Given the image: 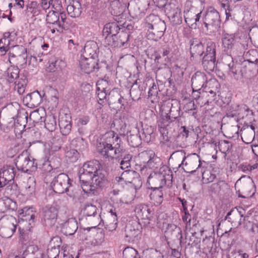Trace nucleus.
Segmentation results:
<instances>
[{"label": "nucleus", "instance_id": "1", "mask_svg": "<svg viewBox=\"0 0 258 258\" xmlns=\"http://www.w3.org/2000/svg\"><path fill=\"white\" fill-rule=\"evenodd\" d=\"M120 138L114 132L110 131L103 136V141L98 147V151L104 158L109 160L118 157L124 152Z\"/></svg>", "mask_w": 258, "mask_h": 258}, {"label": "nucleus", "instance_id": "2", "mask_svg": "<svg viewBox=\"0 0 258 258\" xmlns=\"http://www.w3.org/2000/svg\"><path fill=\"white\" fill-rule=\"evenodd\" d=\"M172 179V171L167 166L160 168L159 171L157 173L154 172L150 174L148 177V182L159 181L160 182L158 187H151L152 189L150 195L151 200L158 205L161 204L163 200V194L161 188L163 185H167L168 186H171Z\"/></svg>", "mask_w": 258, "mask_h": 258}, {"label": "nucleus", "instance_id": "3", "mask_svg": "<svg viewBox=\"0 0 258 258\" xmlns=\"http://www.w3.org/2000/svg\"><path fill=\"white\" fill-rule=\"evenodd\" d=\"M146 27L148 28L147 37L148 39L159 40L164 35L166 29L164 21L154 14H150L146 18Z\"/></svg>", "mask_w": 258, "mask_h": 258}, {"label": "nucleus", "instance_id": "4", "mask_svg": "<svg viewBox=\"0 0 258 258\" xmlns=\"http://www.w3.org/2000/svg\"><path fill=\"white\" fill-rule=\"evenodd\" d=\"M66 20L65 13L49 10L46 16V27L52 34L61 33L64 28Z\"/></svg>", "mask_w": 258, "mask_h": 258}, {"label": "nucleus", "instance_id": "5", "mask_svg": "<svg viewBox=\"0 0 258 258\" xmlns=\"http://www.w3.org/2000/svg\"><path fill=\"white\" fill-rule=\"evenodd\" d=\"M19 72L18 66H11L5 72V77L9 83L14 82V90L22 95L25 92L27 81L25 77L19 78Z\"/></svg>", "mask_w": 258, "mask_h": 258}, {"label": "nucleus", "instance_id": "6", "mask_svg": "<svg viewBox=\"0 0 258 258\" xmlns=\"http://www.w3.org/2000/svg\"><path fill=\"white\" fill-rule=\"evenodd\" d=\"M27 49L22 45H12L9 52L10 63L24 68L27 63Z\"/></svg>", "mask_w": 258, "mask_h": 258}, {"label": "nucleus", "instance_id": "7", "mask_svg": "<svg viewBox=\"0 0 258 258\" xmlns=\"http://www.w3.org/2000/svg\"><path fill=\"white\" fill-rule=\"evenodd\" d=\"M184 167L182 168L185 172L194 173L198 171L202 174L203 178H205L206 173L201 161L200 156L196 153L188 154L186 156Z\"/></svg>", "mask_w": 258, "mask_h": 258}, {"label": "nucleus", "instance_id": "8", "mask_svg": "<svg viewBox=\"0 0 258 258\" xmlns=\"http://www.w3.org/2000/svg\"><path fill=\"white\" fill-rule=\"evenodd\" d=\"M203 24L207 31L213 33L217 31L221 24L218 12L212 8H209L205 15Z\"/></svg>", "mask_w": 258, "mask_h": 258}, {"label": "nucleus", "instance_id": "9", "mask_svg": "<svg viewBox=\"0 0 258 258\" xmlns=\"http://www.w3.org/2000/svg\"><path fill=\"white\" fill-rule=\"evenodd\" d=\"M239 186L238 192L239 197L247 198L254 195L256 189L254 182L249 176H243L236 182Z\"/></svg>", "mask_w": 258, "mask_h": 258}, {"label": "nucleus", "instance_id": "10", "mask_svg": "<svg viewBox=\"0 0 258 258\" xmlns=\"http://www.w3.org/2000/svg\"><path fill=\"white\" fill-rule=\"evenodd\" d=\"M15 164L17 169L24 172L35 171L37 166L36 160L30 156L27 151H23L18 156Z\"/></svg>", "mask_w": 258, "mask_h": 258}, {"label": "nucleus", "instance_id": "11", "mask_svg": "<svg viewBox=\"0 0 258 258\" xmlns=\"http://www.w3.org/2000/svg\"><path fill=\"white\" fill-rule=\"evenodd\" d=\"M80 66L81 69L87 74L99 70L103 71L108 67L105 61L99 62L98 59L83 57L80 61Z\"/></svg>", "mask_w": 258, "mask_h": 258}, {"label": "nucleus", "instance_id": "12", "mask_svg": "<svg viewBox=\"0 0 258 258\" xmlns=\"http://www.w3.org/2000/svg\"><path fill=\"white\" fill-rule=\"evenodd\" d=\"M223 51L228 55L236 56L239 55L241 45L235 39L234 34H224L222 38Z\"/></svg>", "mask_w": 258, "mask_h": 258}, {"label": "nucleus", "instance_id": "13", "mask_svg": "<svg viewBox=\"0 0 258 258\" xmlns=\"http://www.w3.org/2000/svg\"><path fill=\"white\" fill-rule=\"evenodd\" d=\"M68 175L62 173L55 176L51 182V187L54 192L61 194L69 191L70 184Z\"/></svg>", "mask_w": 258, "mask_h": 258}, {"label": "nucleus", "instance_id": "14", "mask_svg": "<svg viewBox=\"0 0 258 258\" xmlns=\"http://www.w3.org/2000/svg\"><path fill=\"white\" fill-rule=\"evenodd\" d=\"M90 238L88 240V244L92 247L99 246L105 241V235L102 229L93 226L89 229Z\"/></svg>", "mask_w": 258, "mask_h": 258}, {"label": "nucleus", "instance_id": "15", "mask_svg": "<svg viewBox=\"0 0 258 258\" xmlns=\"http://www.w3.org/2000/svg\"><path fill=\"white\" fill-rule=\"evenodd\" d=\"M16 170L14 166L6 165L0 170V188L14 180Z\"/></svg>", "mask_w": 258, "mask_h": 258}, {"label": "nucleus", "instance_id": "16", "mask_svg": "<svg viewBox=\"0 0 258 258\" xmlns=\"http://www.w3.org/2000/svg\"><path fill=\"white\" fill-rule=\"evenodd\" d=\"M190 54L191 60H197L205 53L203 38H194L190 40Z\"/></svg>", "mask_w": 258, "mask_h": 258}, {"label": "nucleus", "instance_id": "17", "mask_svg": "<svg viewBox=\"0 0 258 258\" xmlns=\"http://www.w3.org/2000/svg\"><path fill=\"white\" fill-rule=\"evenodd\" d=\"M58 211L54 207H45L42 213V221L44 224L48 226L54 225L57 218Z\"/></svg>", "mask_w": 258, "mask_h": 258}, {"label": "nucleus", "instance_id": "18", "mask_svg": "<svg viewBox=\"0 0 258 258\" xmlns=\"http://www.w3.org/2000/svg\"><path fill=\"white\" fill-rule=\"evenodd\" d=\"M58 125L61 133L63 136L68 135L72 129V116L70 113H60Z\"/></svg>", "mask_w": 258, "mask_h": 258}, {"label": "nucleus", "instance_id": "19", "mask_svg": "<svg viewBox=\"0 0 258 258\" xmlns=\"http://www.w3.org/2000/svg\"><path fill=\"white\" fill-rule=\"evenodd\" d=\"M191 86L194 93L200 90L202 88L208 87L206 75L204 73L197 72L191 78Z\"/></svg>", "mask_w": 258, "mask_h": 258}, {"label": "nucleus", "instance_id": "20", "mask_svg": "<svg viewBox=\"0 0 258 258\" xmlns=\"http://www.w3.org/2000/svg\"><path fill=\"white\" fill-rule=\"evenodd\" d=\"M99 52V49L97 43L94 41H89L84 47L82 57L98 59Z\"/></svg>", "mask_w": 258, "mask_h": 258}, {"label": "nucleus", "instance_id": "21", "mask_svg": "<svg viewBox=\"0 0 258 258\" xmlns=\"http://www.w3.org/2000/svg\"><path fill=\"white\" fill-rule=\"evenodd\" d=\"M186 158V153L183 150H178L173 152L169 158L172 163L173 170L176 172L178 169L184 165Z\"/></svg>", "mask_w": 258, "mask_h": 258}, {"label": "nucleus", "instance_id": "22", "mask_svg": "<svg viewBox=\"0 0 258 258\" xmlns=\"http://www.w3.org/2000/svg\"><path fill=\"white\" fill-rule=\"evenodd\" d=\"M107 101L109 105H112L113 108L121 109L125 102L124 99L116 90H112L108 93Z\"/></svg>", "mask_w": 258, "mask_h": 258}, {"label": "nucleus", "instance_id": "23", "mask_svg": "<svg viewBox=\"0 0 258 258\" xmlns=\"http://www.w3.org/2000/svg\"><path fill=\"white\" fill-rule=\"evenodd\" d=\"M79 175L83 190L86 193L94 191V188L92 187L91 186L93 175L82 171L81 169L79 170Z\"/></svg>", "mask_w": 258, "mask_h": 258}, {"label": "nucleus", "instance_id": "24", "mask_svg": "<svg viewBox=\"0 0 258 258\" xmlns=\"http://www.w3.org/2000/svg\"><path fill=\"white\" fill-rule=\"evenodd\" d=\"M93 181L92 182V187L94 190L98 187H103L108 183L107 179V173L104 170L100 169L95 174H93Z\"/></svg>", "mask_w": 258, "mask_h": 258}, {"label": "nucleus", "instance_id": "25", "mask_svg": "<svg viewBox=\"0 0 258 258\" xmlns=\"http://www.w3.org/2000/svg\"><path fill=\"white\" fill-rule=\"evenodd\" d=\"M16 222L15 218L11 217L5 222V224L0 228V234L3 237H11L16 230Z\"/></svg>", "mask_w": 258, "mask_h": 258}, {"label": "nucleus", "instance_id": "26", "mask_svg": "<svg viewBox=\"0 0 258 258\" xmlns=\"http://www.w3.org/2000/svg\"><path fill=\"white\" fill-rule=\"evenodd\" d=\"M135 212L138 218L150 220L154 214V211L148 205L140 204L135 209Z\"/></svg>", "mask_w": 258, "mask_h": 258}, {"label": "nucleus", "instance_id": "27", "mask_svg": "<svg viewBox=\"0 0 258 258\" xmlns=\"http://www.w3.org/2000/svg\"><path fill=\"white\" fill-rule=\"evenodd\" d=\"M55 242H57L56 245L48 248L47 254L41 253L40 258H58L59 247L61 243L60 238L57 236L53 237L50 241V245H52V243H54Z\"/></svg>", "mask_w": 258, "mask_h": 258}, {"label": "nucleus", "instance_id": "28", "mask_svg": "<svg viewBox=\"0 0 258 258\" xmlns=\"http://www.w3.org/2000/svg\"><path fill=\"white\" fill-rule=\"evenodd\" d=\"M170 52L171 49L169 47H163L156 50L153 54L155 62L157 63L168 62Z\"/></svg>", "mask_w": 258, "mask_h": 258}, {"label": "nucleus", "instance_id": "29", "mask_svg": "<svg viewBox=\"0 0 258 258\" xmlns=\"http://www.w3.org/2000/svg\"><path fill=\"white\" fill-rule=\"evenodd\" d=\"M78 223L74 218L68 219L62 224L61 231L66 235H72L78 229Z\"/></svg>", "mask_w": 258, "mask_h": 258}, {"label": "nucleus", "instance_id": "30", "mask_svg": "<svg viewBox=\"0 0 258 258\" xmlns=\"http://www.w3.org/2000/svg\"><path fill=\"white\" fill-rule=\"evenodd\" d=\"M101 168V166L99 161L94 160L85 163L80 169L82 171L93 175L97 172Z\"/></svg>", "mask_w": 258, "mask_h": 258}, {"label": "nucleus", "instance_id": "31", "mask_svg": "<svg viewBox=\"0 0 258 258\" xmlns=\"http://www.w3.org/2000/svg\"><path fill=\"white\" fill-rule=\"evenodd\" d=\"M123 175L125 178L126 181L133 184L136 187L140 186L142 181L139 174L135 171H125L123 173Z\"/></svg>", "mask_w": 258, "mask_h": 258}, {"label": "nucleus", "instance_id": "32", "mask_svg": "<svg viewBox=\"0 0 258 258\" xmlns=\"http://www.w3.org/2000/svg\"><path fill=\"white\" fill-rule=\"evenodd\" d=\"M97 208L92 204H86L83 209V214L85 216L88 217L93 216L95 218L96 223L100 224L101 221V217L100 215L98 214Z\"/></svg>", "mask_w": 258, "mask_h": 258}, {"label": "nucleus", "instance_id": "33", "mask_svg": "<svg viewBox=\"0 0 258 258\" xmlns=\"http://www.w3.org/2000/svg\"><path fill=\"white\" fill-rule=\"evenodd\" d=\"M202 65L205 70L208 73L213 72L216 67V56L204 55L203 57Z\"/></svg>", "mask_w": 258, "mask_h": 258}, {"label": "nucleus", "instance_id": "34", "mask_svg": "<svg viewBox=\"0 0 258 258\" xmlns=\"http://www.w3.org/2000/svg\"><path fill=\"white\" fill-rule=\"evenodd\" d=\"M68 14L73 18L79 17L82 13L81 4L78 1H73L67 8Z\"/></svg>", "mask_w": 258, "mask_h": 258}, {"label": "nucleus", "instance_id": "35", "mask_svg": "<svg viewBox=\"0 0 258 258\" xmlns=\"http://www.w3.org/2000/svg\"><path fill=\"white\" fill-rule=\"evenodd\" d=\"M174 120L166 114L165 116L162 117L158 121V126L160 129V132L163 135L165 134V131L168 130L171 124H172Z\"/></svg>", "mask_w": 258, "mask_h": 258}, {"label": "nucleus", "instance_id": "36", "mask_svg": "<svg viewBox=\"0 0 258 258\" xmlns=\"http://www.w3.org/2000/svg\"><path fill=\"white\" fill-rule=\"evenodd\" d=\"M204 48H206L205 55L211 56H216V44L215 42L209 38H203Z\"/></svg>", "mask_w": 258, "mask_h": 258}, {"label": "nucleus", "instance_id": "37", "mask_svg": "<svg viewBox=\"0 0 258 258\" xmlns=\"http://www.w3.org/2000/svg\"><path fill=\"white\" fill-rule=\"evenodd\" d=\"M155 153L153 150H149L144 151L140 153L137 157V160L144 167L147 165L149 161L151 160V158L154 157Z\"/></svg>", "mask_w": 258, "mask_h": 258}, {"label": "nucleus", "instance_id": "38", "mask_svg": "<svg viewBox=\"0 0 258 258\" xmlns=\"http://www.w3.org/2000/svg\"><path fill=\"white\" fill-rule=\"evenodd\" d=\"M154 128L151 126L145 125L143 127L141 132H139V134L141 138L146 142H150L155 136L154 134Z\"/></svg>", "mask_w": 258, "mask_h": 258}, {"label": "nucleus", "instance_id": "39", "mask_svg": "<svg viewBox=\"0 0 258 258\" xmlns=\"http://www.w3.org/2000/svg\"><path fill=\"white\" fill-rule=\"evenodd\" d=\"M120 28L116 22L109 23L106 24L103 29V35L105 34L116 36L120 31Z\"/></svg>", "mask_w": 258, "mask_h": 258}, {"label": "nucleus", "instance_id": "40", "mask_svg": "<svg viewBox=\"0 0 258 258\" xmlns=\"http://www.w3.org/2000/svg\"><path fill=\"white\" fill-rule=\"evenodd\" d=\"M116 127V129L119 132L120 135L125 136L127 133L126 123L125 121V117L121 116L119 119H115L111 124V127Z\"/></svg>", "mask_w": 258, "mask_h": 258}, {"label": "nucleus", "instance_id": "41", "mask_svg": "<svg viewBox=\"0 0 258 258\" xmlns=\"http://www.w3.org/2000/svg\"><path fill=\"white\" fill-rule=\"evenodd\" d=\"M165 234L171 238L180 239L182 238L180 228L174 224L168 225L165 231Z\"/></svg>", "mask_w": 258, "mask_h": 258}, {"label": "nucleus", "instance_id": "42", "mask_svg": "<svg viewBox=\"0 0 258 258\" xmlns=\"http://www.w3.org/2000/svg\"><path fill=\"white\" fill-rule=\"evenodd\" d=\"M139 226V224L136 222L127 224L125 230L126 237H128L130 238L136 237L139 233L138 229Z\"/></svg>", "mask_w": 258, "mask_h": 258}, {"label": "nucleus", "instance_id": "43", "mask_svg": "<svg viewBox=\"0 0 258 258\" xmlns=\"http://www.w3.org/2000/svg\"><path fill=\"white\" fill-rule=\"evenodd\" d=\"M116 42L117 47L126 46L128 44L127 42L129 39L130 34L128 32L121 31L117 34Z\"/></svg>", "mask_w": 258, "mask_h": 258}, {"label": "nucleus", "instance_id": "44", "mask_svg": "<svg viewBox=\"0 0 258 258\" xmlns=\"http://www.w3.org/2000/svg\"><path fill=\"white\" fill-rule=\"evenodd\" d=\"M241 139L246 144L250 143L254 139L255 131L249 130V128L244 129L242 131Z\"/></svg>", "mask_w": 258, "mask_h": 258}, {"label": "nucleus", "instance_id": "45", "mask_svg": "<svg viewBox=\"0 0 258 258\" xmlns=\"http://www.w3.org/2000/svg\"><path fill=\"white\" fill-rule=\"evenodd\" d=\"M180 10L181 9L178 3L175 1L171 0L166 5L165 12L168 16L170 14H174Z\"/></svg>", "mask_w": 258, "mask_h": 258}, {"label": "nucleus", "instance_id": "46", "mask_svg": "<svg viewBox=\"0 0 258 258\" xmlns=\"http://www.w3.org/2000/svg\"><path fill=\"white\" fill-rule=\"evenodd\" d=\"M3 110L5 112H7L9 116L14 119L18 114V105L17 103H15V106L13 103L9 104L4 107Z\"/></svg>", "mask_w": 258, "mask_h": 258}, {"label": "nucleus", "instance_id": "47", "mask_svg": "<svg viewBox=\"0 0 258 258\" xmlns=\"http://www.w3.org/2000/svg\"><path fill=\"white\" fill-rule=\"evenodd\" d=\"M207 84H208L209 87L206 91L209 93V96L211 95V97H214L220 86L219 84L216 79H211Z\"/></svg>", "mask_w": 258, "mask_h": 258}, {"label": "nucleus", "instance_id": "48", "mask_svg": "<svg viewBox=\"0 0 258 258\" xmlns=\"http://www.w3.org/2000/svg\"><path fill=\"white\" fill-rule=\"evenodd\" d=\"M38 251V247L35 245L28 246L23 253L22 258H35V254Z\"/></svg>", "mask_w": 258, "mask_h": 258}, {"label": "nucleus", "instance_id": "49", "mask_svg": "<svg viewBox=\"0 0 258 258\" xmlns=\"http://www.w3.org/2000/svg\"><path fill=\"white\" fill-rule=\"evenodd\" d=\"M45 127L49 132L54 131L56 127V121L55 117L49 115L46 117L44 120Z\"/></svg>", "mask_w": 258, "mask_h": 258}, {"label": "nucleus", "instance_id": "50", "mask_svg": "<svg viewBox=\"0 0 258 258\" xmlns=\"http://www.w3.org/2000/svg\"><path fill=\"white\" fill-rule=\"evenodd\" d=\"M22 219L24 221L29 222V224L31 225L34 222L35 213L32 209H27L26 211L23 210L22 213Z\"/></svg>", "mask_w": 258, "mask_h": 258}, {"label": "nucleus", "instance_id": "51", "mask_svg": "<svg viewBox=\"0 0 258 258\" xmlns=\"http://www.w3.org/2000/svg\"><path fill=\"white\" fill-rule=\"evenodd\" d=\"M168 17L173 26L178 25L182 23V19L181 10L174 14H170V15L168 16Z\"/></svg>", "mask_w": 258, "mask_h": 258}, {"label": "nucleus", "instance_id": "52", "mask_svg": "<svg viewBox=\"0 0 258 258\" xmlns=\"http://www.w3.org/2000/svg\"><path fill=\"white\" fill-rule=\"evenodd\" d=\"M122 254L123 258H140L138 251L131 247H126Z\"/></svg>", "mask_w": 258, "mask_h": 258}, {"label": "nucleus", "instance_id": "53", "mask_svg": "<svg viewBox=\"0 0 258 258\" xmlns=\"http://www.w3.org/2000/svg\"><path fill=\"white\" fill-rule=\"evenodd\" d=\"M142 91L137 84L133 85L130 89V95L134 101L138 100L141 98Z\"/></svg>", "mask_w": 258, "mask_h": 258}, {"label": "nucleus", "instance_id": "54", "mask_svg": "<svg viewBox=\"0 0 258 258\" xmlns=\"http://www.w3.org/2000/svg\"><path fill=\"white\" fill-rule=\"evenodd\" d=\"M141 138L140 135H131L128 138V142L131 146L137 147L141 144Z\"/></svg>", "mask_w": 258, "mask_h": 258}, {"label": "nucleus", "instance_id": "55", "mask_svg": "<svg viewBox=\"0 0 258 258\" xmlns=\"http://www.w3.org/2000/svg\"><path fill=\"white\" fill-rule=\"evenodd\" d=\"M13 36L12 33L9 32H5L3 34V38L0 39V43L12 48V46H11V42L13 40Z\"/></svg>", "mask_w": 258, "mask_h": 258}, {"label": "nucleus", "instance_id": "56", "mask_svg": "<svg viewBox=\"0 0 258 258\" xmlns=\"http://www.w3.org/2000/svg\"><path fill=\"white\" fill-rule=\"evenodd\" d=\"M228 67L230 74L232 75L235 79H238V75L241 73V71L239 70L241 67L240 65L232 62L228 64Z\"/></svg>", "mask_w": 258, "mask_h": 258}, {"label": "nucleus", "instance_id": "57", "mask_svg": "<svg viewBox=\"0 0 258 258\" xmlns=\"http://www.w3.org/2000/svg\"><path fill=\"white\" fill-rule=\"evenodd\" d=\"M31 107H37L40 104L42 98L38 91H34L31 93Z\"/></svg>", "mask_w": 258, "mask_h": 258}, {"label": "nucleus", "instance_id": "58", "mask_svg": "<svg viewBox=\"0 0 258 258\" xmlns=\"http://www.w3.org/2000/svg\"><path fill=\"white\" fill-rule=\"evenodd\" d=\"M97 91H107L109 92L110 88L108 81L104 79H100L98 80L96 84Z\"/></svg>", "mask_w": 258, "mask_h": 258}, {"label": "nucleus", "instance_id": "59", "mask_svg": "<svg viewBox=\"0 0 258 258\" xmlns=\"http://www.w3.org/2000/svg\"><path fill=\"white\" fill-rule=\"evenodd\" d=\"M218 147L219 150L222 153L226 154L230 151L232 145L230 142L223 140L219 143Z\"/></svg>", "mask_w": 258, "mask_h": 258}, {"label": "nucleus", "instance_id": "60", "mask_svg": "<svg viewBox=\"0 0 258 258\" xmlns=\"http://www.w3.org/2000/svg\"><path fill=\"white\" fill-rule=\"evenodd\" d=\"M104 36V44L105 45L114 47H117V43L116 39L117 38V36L105 34Z\"/></svg>", "mask_w": 258, "mask_h": 258}, {"label": "nucleus", "instance_id": "61", "mask_svg": "<svg viewBox=\"0 0 258 258\" xmlns=\"http://www.w3.org/2000/svg\"><path fill=\"white\" fill-rule=\"evenodd\" d=\"M24 6V0H11V3L9 4L10 10L15 11L17 9H22Z\"/></svg>", "mask_w": 258, "mask_h": 258}, {"label": "nucleus", "instance_id": "62", "mask_svg": "<svg viewBox=\"0 0 258 258\" xmlns=\"http://www.w3.org/2000/svg\"><path fill=\"white\" fill-rule=\"evenodd\" d=\"M118 220L115 216H113V220L108 219L106 222L105 228L109 231H113L116 229L117 226Z\"/></svg>", "mask_w": 258, "mask_h": 258}, {"label": "nucleus", "instance_id": "63", "mask_svg": "<svg viewBox=\"0 0 258 258\" xmlns=\"http://www.w3.org/2000/svg\"><path fill=\"white\" fill-rule=\"evenodd\" d=\"M60 63H63V62L60 59H56L54 60H52L48 67V70L49 72H54L60 69Z\"/></svg>", "mask_w": 258, "mask_h": 258}, {"label": "nucleus", "instance_id": "64", "mask_svg": "<svg viewBox=\"0 0 258 258\" xmlns=\"http://www.w3.org/2000/svg\"><path fill=\"white\" fill-rule=\"evenodd\" d=\"M225 183L223 182H219L213 183L210 187V190L215 195H219L220 194L222 187Z\"/></svg>", "mask_w": 258, "mask_h": 258}]
</instances>
